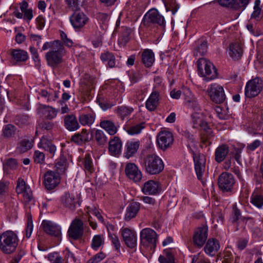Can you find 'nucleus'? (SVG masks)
Segmentation results:
<instances>
[{
	"instance_id": "f257e3e1",
	"label": "nucleus",
	"mask_w": 263,
	"mask_h": 263,
	"mask_svg": "<svg viewBox=\"0 0 263 263\" xmlns=\"http://www.w3.org/2000/svg\"><path fill=\"white\" fill-rule=\"evenodd\" d=\"M49 49L45 54V59L47 65L55 68L63 62V57L66 54V50L63 44L60 40H54L45 42L43 47V50Z\"/></svg>"
},
{
	"instance_id": "f03ea898",
	"label": "nucleus",
	"mask_w": 263,
	"mask_h": 263,
	"mask_svg": "<svg viewBox=\"0 0 263 263\" xmlns=\"http://www.w3.org/2000/svg\"><path fill=\"white\" fill-rule=\"evenodd\" d=\"M17 235L12 231H6L0 235V250L5 254L14 253L18 246Z\"/></svg>"
},
{
	"instance_id": "7ed1b4c3",
	"label": "nucleus",
	"mask_w": 263,
	"mask_h": 263,
	"mask_svg": "<svg viewBox=\"0 0 263 263\" xmlns=\"http://www.w3.org/2000/svg\"><path fill=\"white\" fill-rule=\"evenodd\" d=\"M162 160L156 154H149L143 159V167L145 171L150 175H157L164 169Z\"/></svg>"
},
{
	"instance_id": "20e7f679",
	"label": "nucleus",
	"mask_w": 263,
	"mask_h": 263,
	"mask_svg": "<svg viewBox=\"0 0 263 263\" xmlns=\"http://www.w3.org/2000/svg\"><path fill=\"white\" fill-rule=\"evenodd\" d=\"M198 73L207 81L213 80L217 77V71L213 63L204 58H200L197 62Z\"/></svg>"
},
{
	"instance_id": "39448f33",
	"label": "nucleus",
	"mask_w": 263,
	"mask_h": 263,
	"mask_svg": "<svg viewBox=\"0 0 263 263\" xmlns=\"http://www.w3.org/2000/svg\"><path fill=\"white\" fill-rule=\"evenodd\" d=\"M145 25L149 26L151 24H156L162 29L165 27V21L159 11L156 9H151L144 15L143 18Z\"/></svg>"
},
{
	"instance_id": "423d86ee",
	"label": "nucleus",
	"mask_w": 263,
	"mask_h": 263,
	"mask_svg": "<svg viewBox=\"0 0 263 263\" xmlns=\"http://www.w3.org/2000/svg\"><path fill=\"white\" fill-rule=\"evenodd\" d=\"M158 236L157 233L152 229L144 228L140 233V242L144 246H151L155 248L158 241Z\"/></svg>"
},
{
	"instance_id": "0eeeda50",
	"label": "nucleus",
	"mask_w": 263,
	"mask_h": 263,
	"mask_svg": "<svg viewBox=\"0 0 263 263\" xmlns=\"http://www.w3.org/2000/svg\"><path fill=\"white\" fill-rule=\"evenodd\" d=\"M262 88V80L257 77L247 83L245 87V95L248 98L255 97L260 93Z\"/></svg>"
},
{
	"instance_id": "6e6552de",
	"label": "nucleus",
	"mask_w": 263,
	"mask_h": 263,
	"mask_svg": "<svg viewBox=\"0 0 263 263\" xmlns=\"http://www.w3.org/2000/svg\"><path fill=\"white\" fill-rule=\"evenodd\" d=\"M210 99L216 104L222 103L226 100V96L222 86L217 83H212L207 89Z\"/></svg>"
},
{
	"instance_id": "1a4fd4ad",
	"label": "nucleus",
	"mask_w": 263,
	"mask_h": 263,
	"mask_svg": "<svg viewBox=\"0 0 263 263\" xmlns=\"http://www.w3.org/2000/svg\"><path fill=\"white\" fill-rule=\"evenodd\" d=\"M173 134L166 130L160 132L157 137V143L159 148L165 151L170 148L174 143Z\"/></svg>"
},
{
	"instance_id": "9d476101",
	"label": "nucleus",
	"mask_w": 263,
	"mask_h": 263,
	"mask_svg": "<svg viewBox=\"0 0 263 263\" xmlns=\"http://www.w3.org/2000/svg\"><path fill=\"white\" fill-rule=\"evenodd\" d=\"M195 170L197 178L200 180L203 186L206 185V180L203 177L205 168V157L203 154L196 155L194 157Z\"/></svg>"
},
{
	"instance_id": "9b49d317",
	"label": "nucleus",
	"mask_w": 263,
	"mask_h": 263,
	"mask_svg": "<svg viewBox=\"0 0 263 263\" xmlns=\"http://www.w3.org/2000/svg\"><path fill=\"white\" fill-rule=\"evenodd\" d=\"M235 182L233 175L227 172L222 173L219 176L218 180L219 187L224 192H231Z\"/></svg>"
},
{
	"instance_id": "f8f14e48",
	"label": "nucleus",
	"mask_w": 263,
	"mask_h": 263,
	"mask_svg": "<svg viewBox=\"0 0 263 263\" xmlns=\"http://www.w3.org/2000/svg\"><path fill=\"white\" fill-rule=\"evenodd\" d=\"M83 233V221L78 218L73 219L68 230L69 237L74 240H78L82 237Z\"/></svg>"
},
{
	"instance_id": "ddd939ff",
	"label": "nucleus",
	"mask_w": 263,
	"mask_h": 263,
	"mask_svg": "<svg viewBox=\"0 0 263 263\" xmlns=\"http://www.w3.org/2000/svg\"><path fill=\"white\" fill-rule=\"evenodd\" d=\"M208 235V228L207 226L202 225L197 228L194 232L193 237V242L194 246L201 248L205 243Z\"/></svg>"
},
{
	"instance_id": "4468645a",
	"label": "nucleus",
	"mask_w": 263,
	"mask_h": 263,
	"mask_svg": "<svg viewBox=\"0 0 263 263\" xmlns=\"http://www.w3.org/2000/svg\"><path fill=\"white\" fill-rule=\"evenodd\" d=\"M120 232L126 246L130 249L135 248L137 244L136 232L128 228H122Z\"/></svg>"
},
{
	"instance_id": "2eb2a0df",
	"label": "nucleus",
	"mask_w": 263,
	"mask_h": 263,
	"mask_svg": "<svg viewBox=\"0 0 263 263\" xmlns=\"http://www.w3.org/2000/svg\"><path fill=\"white\" fill-rule=\"evenodd\" d=\"M70 22L76 31H80L88 22L89 18L83 12H74L69 17Z\"/></svg>"
},
{
	"instance_id": "dca6fc26",
	"label": "nucleus",
	"mask_w": 263,
	"mask_h": 263,
	"mask_svg": "<svg viewBox=\"0 0 263 263\" xmlns=\"http://www.w3.org/2000/svg\"><path fill=\"white\" fill-rule=\"evenodd\" d=\"M44 184L48 190L54 189L60 182L59 174L52 171H48L44 175Z\"/></svg>"
},
{
	"instance_id": "f3484780",
	"label": "nucleus",
	"mask_w": 263,
	"mask_h": 263,
	"mask_svg": "<svg viewBox=\"0 0 263 263\" xmlns=\"http://www.w3.org/2000/svg\"><path fill=\"white\" fill-rule=\"evenodd\" d=\"M36 111L39 115L47 120H52L55 118L58 113V110L52 106L41 104H39Z\"/></svg>"
},
{
	"instance_id": "a211bd4d",
	"label": "nucleus",
	"mask_w": 263,
	"mask_h": 263,
	"mask_svg": "<svg viewBox=\"0 0 263 263\" xmlns=\"http://www.w3.org/2000/svg\"><path fill=\"white\" fill-rule=\"evenodd\" d=\"M141 191L145 195H156L161 192V186L159 182L150 180L143 184Z\"/></svg>"
},
{
	"instance_id": "6ab92c4d",
	"label": "nucleus",
	"mask_w": 263,
	"mask_h": 263,
	"mask_svg": "<svg viewBox=\"0 0 263 263\" xmlns=\"http://www.w3.org/2000/svg\"><path fill=\"white\" fill-rule=\"evenodd\" d=\"M92 138L88 129L83 128L81 132L74 134L71 137V141L79 145H82L89 142Z\"/></svg>"
},
{
	"instance_id": "aec40b11",
	"label": "nucleus",
	"mask_w": 263,
	"mask_h": 263,
	"mask_svg": "<svg viewBox=\"0 0 263 263\" xmlns=\"http://www.w3.org/2000/svg\"><path fill=\"white\" fill-rule=\"evenodd\" d=\"M126 175L135 182H139L142 179V173L138 166L133 163H127L125 168Z\"/></svg>"
},
{
	"instance_id": "412c9836",
	"label": "nucleus",
	"mask_w": 263,
	"mask_h": 263,
	"mask_svg": "<svg viewBox=\"0 0 263 263\" xmlns=\"http://www.w3.org/2000/svg\"><path fill=\"white\" fill-rule=\"evenodd\" d=\"M41 227L44 232L49 235L55 237H59L61 235L60 227L51 221L43 220Z\"/></svg>"
},
{
	"instance_id": "4be33fe9",
	"label": "nucleus",
	"mask_w": 263,
	"mask_h": 263,
	"mask_svg": "<svg viewBox=\"0 0 263 263\" xmlns=\"http://www.w3.org/2000/svg\"><path fill=\"white\" fill-rule=\"evenodd\" d=\"M63 121L64 127L70 132L76 131L80 127L79 121L74 114H71L64 116Z\"/></svg>"
},
{
	"instance_id": "5701e85b",
	"label": "nucleus",
	"mask_w": 263,
	"mask_h": 263,
	"mask_svg": "<svg viewBox=\"0 0 263 263\" xmlns=\"http://www.w3.org/2000/svg\"><path fill=\"white\" fill-rule=\"evenodd\" d=\"M61 202L64 208L73 211L76 209L78 200L73 194L67 192L61 196Z\"/></svg>"
},
{
	"instance_id": "b1692460",
	"label": "nucleus",
	"mask_w": 263,
	"mask_h": 263,
	"mask_svg": "<svg viewBox=\"0 0 263 263\" xmlns=\"http://www.w3.org/2000/svg\"><path fill=\"white\" fill-rule=\"evenodd\" d=\"M122 143L118 137H114L108 143V152L111 156H118L121 153Z\"/></svg>"
},
{
	"instance_id": "393cba45",
	"label": "nucleus",
	"mask_w": 263,
	"mask_h": 263,
	"mask_svg": "<svg viewBox=\"0 0 263 263\" xmlns=\"http://www.w3.org/2000/svg\"><path fill=\"white\" fill-rule=\"evenodd\" d=\"M220 249V245L217 239L209 238L204 248L205 253L209 256H214Z\"/></svg>"
},
{
	"instance_id": "a878e982",
	"label": "nucleus",
	"mask_w": 263,
	"mask_h": 263,
	"mask_svg": "<svg viewBox=\"0 0 263 263\" xmlns=\"http://www.w3.org/2000/svg\"><path fill=\"white\" fill-rule=\"evenodd\" d=\"M160 94L158 91H153L145 102V107L149 111H154L159 104Z\"/></svg>"
},
{
	"instance_id": "bb28decb",
	"label": "nucleus",
	"mask_w": 263,
	"mask_h": 263,
	"mask_svg": "<svg viewBox=\"0 0 263 263\" xmlns=\"http://www.w3.org/2000/svg\"><path fill=\"white\" fill-rule=\"evenodd\" d=\"M38 146L39 148L44 149L47 152L51 157L54 156L57 151L55 146L45 137H43L41 138L38 144Z\"/></svg>"
},
{
	"instance_id": "cd10ccee",
	"label": "nucleus",
	"mask_w": 263,
	"mask_h": 263,
	"mask_svg": "<svg viewBox=\"0 0 263 263\" xmlns=\"http://www.w3.org/2000/svg\"><path fill=\"white\" fill-rule=\"evenodd\" d=\"M96 115L91 111L89 112H84L79 115V123L84 126H90L95 121Z\"/></svg>"
},
{
	"instance_id": "c85d7f7f",
	"label": "nucleus",
	"mask_w": 263,
	"mask_h": 263,
	"mask_svg": "<svg viewBox=\"0 0 263 263\" xmlns=\"http://www.w3.org/2000/svg\"><path fill=\"white\" fill-rule=\"evenodd\" d=\"M140 208V203L137 202L130 203L126 208L124 219L126 221H129L135 217L139 212Z\"/></svg>"
},
{
	"instance_id": "c756f323",
	"label": "nucleus",
	"mask_w": 263,
	"mask_h": 263,
	"mask_svg": "<svg viewBox=\"0 0 263 263\" xmlns=\"http://www.w3.org/2000/svg\"><path fill=\"white\" fill-rule=\"evenodd\" d=\"M229 147L227 144L219 145L215 152V160L218 163L223 161L229 152Z\"/></svg>"
},
{
	"instance_id": "7c9ffc66",
	"label": "nucleus",
	"mask_w": 263,
	"mask_h": 263,
	"mask_svg": "<svg viewBox=\"0 0 263 263\" xmlns=\"http://www.w3.org/2000/svg\"><path fill=\"white\" fill-rule=\"evenodd\" d=\"M141 60L146 67H151L155 61L154 53L151 49H144L141 53Z\"/></svg>"
},
{
	"instance_id": "2f4dec72",
	"label": "nucleus",
	"mask_w": 263,
	"mask_h": 263,
	"mask_svg": "<svg viewBox=\"0 0 263 263\" xmlns=\"http://www.w3.org/2000/svg\"><path fill=\"white\" fill-rule=\"evenodd\" d=\"M183 94L185 103L187 106L194 109L198 108V102L189 88H185L183 89Z\"/></svg>"
},
{
	"instance_id": "473e14b6",
	"label": "nucleus",
	"mask_w": 263,
	"mask_h": 263,
	"mask_svg": "<svg viewBox=\"0 0 263 263\" xmlns=\"http://www.w3.org/2000/svg\"><path fill=\"white\" fill-rule=\"evenodd\" d=\"M100 126L110 135H115L118 131V126L110 120H103L100 122Z\"/></svg>"
},
{
	"instance_id": "72a5a7b5",
	"label": "nucleus",
	"mask_w": 263,
	"mask_h": 263,
	"mask_svg": "<svg viewBox=\"0 0 263 263\" xmlns=\"http://www.w3.org/2000/svg\"><path fill=\"white\" fill-rule=\"evenodd\" d=\"M228 53L233 59L238 60L242 57L243 50L239 43H235L230 45Z\"/></svg>"
},
{
	"instance_id": "f704fd0d",
	"label": "nucleus",
	"mask_w": 263,
	"mask_h": 263,
	"mask_svg": "<svg viewBox=\"0 0 263 263\" xmlns=\"http://www.w3.org/2000/svg\"><path fill=\"white\" fill-rule=\"evenodd\" d=\"M10 54L16 62H25L28 58L27 51L20 49H12Z\"/></svg>"
},
{
	"instance_id": "c9c22d12",
	"label": "nucleus",
	"mask_w": 263,
	"mask_h": 263,
	"mask_svg": "<svg viewBox=\"0 0 263 263\" xmlns=\"http://www.w3.org/2000/svg\"><path fill=\"white\" fill-rule=\"evenodd\" d=\"M164 255H160L158 260L160 263H175L174 252L173 249H166L163 251Z\"/></svg>"
},
{
	"instance_id": "e433bc0d",
	"label": "nucleus",
	"mask_w": 263,
	"mask_h": 263,
	"mask_svg": "<svg viewBox=\"0 0 263 263\" xmlns=\"http://www.w3.org/2000/svg\"><path fill=\"white\" fill-rule=\"evenodd\" d=\"M139 146L138 142L128 141L125 145V156L127 158L132 157L137 151Z\"/></svg>"
},
{
	"instance_id": "4c0bfd02",
	"label": "nucleus",
	"mask_w": 263,
	"mask_h": 263,
	"mask_svg": "<svg viewBox=\"0 0 263 263\" xmlns=\"http://www.w3.org/2000/svg\"><path fill=\"white\" fill-rule=\"evenodd\" d=\"M33 146L32 142L28 139H23L17 144L16 151L20 153H24L30 149Z\"/></svg>"
},
{
	"instance_id": "58836bf2",
	"label": "nucleus",
	"mask_w": 263,
	"mask_h": 263,
	"mask_svg": "<svg viewBox=\"0 0 263 263\" xmlns=\"http://www.w3.org/2000/svg\"><path fill=\"white\" fill-rule=\"evenodd\" d=\"M100 59L103 62H107L109 68H113L116 65V59L111 52L106 51L102 53L100 56Z\"/></svg>"
},
{
	"instance_id": "ea45409f",
	"label": "nucleus",
	"mask_w": 263,
	"mask_h": 263,
	"mask_svg": "<svg viewBox=\"0 0 263 263\" xmlns=\"http://www.w3.org/2000/svg\"><path fill=\"white\" fill-rule=\"evenodd\" d=\"M199 127L202 129L201 135V138L203 141H205L213 136V132L212 129L210 128L206 121H204Z\"/></svg>"
},
{
	"instance_id": "a19ab883",
	"label": "nucleus",
	"mask_w": 263,
	"mask_h": 263,
	"mask_svg": "<svg viewBox=\"0 0 263 263\" xmlns=\"http://www.w3.org/2000/svg\"><path fill=\"white\" fill-rule=\"evenodd\" d=\"M54 123L51 120L44 119L38 123L36 128L50 133L54 127Z\"/></svg>"
},
{
	"instance_id": "79ce46f5",
	"label": "nucleus",
	"mask_w": 263,
	"mask_h": 263,
	"mask_svg": "<svg viewBox=\"0 0 263 263\" xmlns=\"http://www.w3.org/2000/svg\"><path fill=\"white\" fill-rule=\"evenodd\" d=\"M86 0H65L67 7L72 11H76L85 3Z\"/></svg>"
},
{
	"instance_id": "37998d69",
	"label": "nucleus",
	"mask_w": 263,
	"mask_h": 263,
	"mask_svg": "<svg viewBox=\"0 0 263 263\" xmlns=\"http://www.w3.org/2000/svg\"><path fill=\"white\" fill-rule=\"evenodd\" d=\"M250 202L258 208L263 205V196L257 193H253L250 197Z\"/></svg>"
},
{
	"instance_id": "c03bdc74",
	"label": "nucleus",
	"mask_w": 263,
	"mask_h": 263,
	"mask_svg": "<svg viewBox=\"0 0 263 263\" xmlns=\"http://www.w3.org/2000/svg\"><path fill=\"white\" fill-rule=\"evenodd\" d=\"M133 111V108L125 106H119L117 108V114L122 120L128 117Z\"/></svg>"
},
{
	"instance_id": "a18cd8bd",
	"label": "nucleus",
	"mask_w": 263,
	"mask_h": 263,
	"mask_svg": "<svg viewBox=\"0 0 263 263\" xmlns=\"http://www.w3.org/2000/svg\"><path fill=\"white\" fill-rule=\"evenodd\" d=\"M260 1L255 0L254 6V11L251 14V19H254L255 21H259L261 17V8L260 7Z\"/></svg>"
},
{
	"instance_id": "49530a36",
	"label": "nucleus",
	"mask_w": 263,
	"mask_h": 263,
	"mask_svg": "<svg viewBox=\"0 0 263 263\" xmlns=\"http://www.w3.org/2000/svg\"><path fill=\"white\" fill-rule=\"evenodd\" d=\"M248 132L252 135L263 134V121H260L258 123L253 125L248 129Z\"/></svg>"
},
{
	"instance_id": "de8ad7c7",
	"label": "nucleus",
	"mask_w": 263,
	"mask_h": 263,
	"mask_svg": "<svg viewBox=\"0 0 263 263\" xmlns=\"http://www.w3.org/2000/svg\"><path fill=\"white\" fill-rule=\"evenodd\" d=\"M199 45L197 47L194 54L196 56L203 55L207 51V42L204 40L198 41Z\"/></svg>"
},
{
	"instance_id": "09e8293b",
	"label": "nucleus",
	"mask_w": 263,
	"mask_h": 263,
	"mask_svg": "<svg viewBox=\"0 0 263 263\" xmlns=\"http://www.w3.org/2000/svg\"><path fill=\"white\" fill-rule=\"evenodd\" d=\"M16 127L10 124L5 125L3 129V135L6 138H10L15 135Z\"/></svg>"
},
{
	"instance_id": "8fccbe9b",
	"label": "nucleus",
	"mask_w": 263,
	"mask_h": 263,
	"mask_svg": "<svg viewBox=\"0 0 263 263\" xmlns=\"http://www.w3.org/2000/svg\"><path fill=\"white\" fill-rule=\"evenodd\" d=\"M95 138L97 143L100 145H104L107 142V137L104 132L100 129H97L95 134Z\"/></svg>"
},
{
	"instance_id": "3c124183",
	"label": "nucleus",
	"mask_w": 263,
	"mask_h": 263,
	"mask_svg": "<svg viewBox=\"0 0 263 263\" xmlns=\"http://www.w3.org/2000/svg\"><path fill=\"white\" fill-rule=\"evenodd\" d=\"M145 127V123L141 122L140 123L134 125L128 128L127 132L129 135H135L138 134L141 132V131Z\"/></svg>"
},
{
	"instance_id": "603ef678",
	"label": "nucleus",
	"mask_w": 263,
	"mask_h": 263,
	"mask_svg": "<svg viewBox=\"0 0 263 263\" xmlns=\"http://www.w3.org/2000/svg\"><path fill=\"white\" fill-rule=\"evenodd\" d=\"M234 254L232 249L230 248H226L223 251L222 263H233Z\"/></svg>"
},
{
	"instance_id": "864d4df0",
	"label": "nucleus",
	"mask_w": 263,
	"mask_h": 263,
	"mask_svg": "<svg viewBox=\"0 0 263 263\" xmlns=\"http://www.w3.org/2000/svg\"><path fill=\"white\" fill-rule=\"evenodd\" d=\"M250 0H236L232 2L229 7H232L235 10L241 9L243 10L249 4Z\"/></svg>"
},
{
	"instance_id": "5fc2aeb1",
	"label": "nucleus",
	"mask_w": 263,
	"mask_h": 263,
	"mask_svg": "<svg viewBox=\"0 0 263 263\" xmlns=\"http://www.w3.org/2000/svg\"><path fill=\"white\" fill-rule=\"evenodd\" d=\"M192 121L194 128H198L204 121L201 114L195 112L192 115Z\"/></svg>"
},
{
	"instance_id": "6e6d98bb",
	"label": "nucleus",
	"mask_w": 263,
	"mask_h": 263,
	"mask_svg": "<svg viewBox=\"0 0 263 263\" xmlns=\"http://www.w3.org/2000/svg\"><path fill=\"white\" fill-rule=\"evenodd\" d=\"M104 242L103 237L100 235H97L93 236L91 247L93 249L97 250Z\"/></svg>"
},
{
	"instance_id": "4d7b16f0",
	"label": "nucleus",
	"mask_w": 263,
	"mask_h": 263,
	"mask_svg": "<svg viewBox=\"0 0 263 263\" xmlns=\"http://www.w3.org/2000/svg\"><path fill=\"white\" fill-rule=\"evenodd\" d=\"M27 187H29L28 186L23 179L19 178L17 181V185L16 187V192L18 194H22L24 191H26Z\"/></svg>"
},
{
	"instance_id": "13d9d810",
	"label": "nucleus",
	"mask_w": 263,
	"mask_h": 263,
	"mask_svg": "<svg viewBox=\"0 0 263 263\" xmlns=\"http://www.w3.org/2000/svg\"><path fill=\"white\" fill-rule=\"evenodd\" d=\"M55 167L57 171L58 172V174L64 173L67 169V161L66 159H61L56 163Z\"/></svg>"
},
{
	"instance_id": "bf43d9fd",
	"label": "nucleus",
	"mask_w": 263,
	"mask_h": 263,
	"mask_svg": "<svg viewBox=\"0 0 263 263\" xmlns=\"http://www.w3.org/2000/svg\"><path fill=\"white\" fill-rule=\"evenodd\" d=\"M48 259L51 263H63V261L62 257L57 252L49 254Z\"/></svg>"
},
{
	"instance_id": "052dcab7",
	"label": "nucleus",
	"mask_w": 263,
	"mask_h": 263,
	"mask_svg": "<svg viewBox=\"0 0 263 263\" xmlns=\"http://www.w3.org/2000/svg\"><path fill=\"white\" fill-rule=\"evenodd\" d=\"M84 165L85 168L89 172L91 173L93 171L94 169L91 157L90 155L88 154L85 155L84 160Z\"/></svg>"
},
{
	"instance_id": "680f3d73",
	"label": "nucleus",
	"mask_w": 263,
	"mask_h": 263,
	"mask_svg": "<svg viewBox=\"0 0 263 263\" xmlns=\"http://www.w3.org/2000/svg\"><path fill=\"white\" fill-rule=\"evenodd\" d=\"M34 162L38 164H43L45 162V154L41 152L36 151L33 155Z\"/></svg>"
},
{
	"instance_id": "e2e57ef3",
	"label": "nucleus",
	"mask_w": 263,
	"mask_h": 263,
	"mask_svg": "<svg viewBox=\"0 0 263 263\" xmlns=\"http://www.w3.org/2000/svg\"><path fill=\"white\" fill-rule=\"evenodd\" d=\"M29 121V117L26 115L17 116L15 121L19 126H23L27 124Z\"/></svg>"
},
{
	"instance_id": "0e129e2a",
	"label": "nucleus",
	"mask_w": 263,
	"mask_h": 263,
	"mask_svg": "<svg viewBox=\"0 0 263 263\" xmlns=\"http://www.w3.org/2000/svg\"><path fill=\"white\" fill-rule=\"evenodd\" d=\"M18 164L16 159L13 158H9L7 159L5 164V168L7 167L10 170H15L17 168Z\"/></svg>"
},
{
	"instance_id": "69168bd1",
	"label": "nucleus",
	"mask_w": 263,
	"mask_h": 263,
	"mask_svg": "<svg viewBox=\"0 0 263 263\" xmlns=\"http://www.w3.org/2000/svg\"><path fill=\"white\" fill-rule=\"evenodd\" d=\"M106 257L103 252H99L89 259L86 263H99Z\"/></svg>"
},
{
	"instance_id": "338daca9",
	"label": "nucleus",
	"mask_w": 263,
	"mask_h": 263,
	"mask_svg": "<svg viewBox=\"0 0 263 263\" xmlns=\"http://www.w3.org/2000/svg\"><path fill=\"white\" fill-rule=\"evenodd\" d=\"M108 236L111 241L112 244L118 252H120V242L118 236L115 234H109Z\"/></svg>"
},
{
	"instance_id": "774afa93",
	"label": "nucleus",
	"mask_w": 263,
	"mask_h": 263,
	"mask_svg": "<svg viewBox=\"0 0 263 263\" xmlns=\"http://www.w3.org/2000/svg\"><path fill=\"white\" fill-rule=\"evenodd\" d=\"M40 96L44 98L47 103L51 102L52 98V90L47 91L46 90H42L40 92Z\"/></svg>"
}]
</instances>
